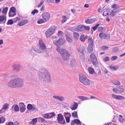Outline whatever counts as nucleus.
I'll return each mask as SVG.
<instances>
[{"label":"nucleus","instance_id":"nucleus-59","mask_svg":"<svg viewBox=\"0 0 125 125\" xmlns=\"http://www.w3.org/2000/svg\"><path fill=\"white\" fill-rule=\"evenodd\" d=\"M58 99L61 101H62L63 100V98L62 96L60 97L58 96Z\"/></svg>","mask_w":125,"mask_h":125},{"label":"nucleus","instance_id":"nucleus-29","mask_svg":"<svg viewBox=\"0 0 125 125\" xmlns=\"http://www.w3.org/2000/svg\"><path fill=\"white\" fill-rule=\"evenodd\" d=\"M49 118H50L54 116L55 115L54 112L49 113L48 114Z\"/></svg>","mask_w":125,"mask_h":125},{"label":"nucleus","instance_id":"nucleus-15","mask_svg":"<svg viewBox=\"0 0 125 125\" xmlns=\"http://www.w3.org/2000/svg\"><path fill=\"white\" fill-rule=\"evenodd\" d=\"M112 97L115 99H116L119 100H123L125 98L124 97L120 95H116L115 94H112Z\"/></svg>","mask_w":125,"mask_h":125},{"label":"nucleus","instance_id":"nucleus-38","mask_svg":"<svg viewBox=\"0 0 125 125\" xmlns=\"http://www.w3.org/2000/svg\"><path fill=\"white\" fill-rule=\"evenodd\" d=\"M32 107V105L30 104H29L27 106V109L29 110H31Z\"/></svg>","mask_w":125,"mask_h":125},{"label":"nucleus","instance_id":"nucleus-34","mask_svg":"<svg viewBox=\"0 0 125 125\" xmlns=\"http://www.w3.org/2000/svg\"><path fill=\"white\" fill-rule=\"evenodd\" d=\"M88 71L90 73L92 74L94 72V71L92 67H90L88 69Z\"/></svg>","mask_w":125,"mask_h":125},{"label":"nucleus","instance_id":"nucleus-30","mask_svg":"<svg viewBox=\"0 0 125 125\" xmlns=\"http://www.w3.org/2000/svg\"><path fill=\"white\" fill-rule=\"evenodd\" d=\"M9 105L8 104H5L3 106L1 110L2 111L3 109L6 110L9 109Z\"/></svg>","mask_w":125,"mask_h":125},{"label":"nucleus","instance_id":"nucleus-9","mask_svg":"<svg viewBox=\"0 0 125 125\" xmlns=\"http://www.w3.org/2000/svg\"><path fill=\"white\" fill-rule=\"evenodd\" d=\"M57 116V120L58 123L62 124H65L66 123L63 117L61 114H58Z\"/></svg>","mask_w":125,"mask_h":125},{"label":"nucleus","instance_id":"nucleus-37","mask_svg":"<svg viewBox=\"0 0 125 125\" xmlns=\"http://www.w3.org/2000/svg\"><path fill=\"white\" fill-rule=\"evenodd\" d=\"M64 115L65 117H67L70 118L71 116V114L69 113L64 112Z\"/></svg>","mask_w":125,"mask_h":125},{"label":"nucleus","instance_id":"nucleus-22","mask_svg":"<svg viewBox=\"0 0 125 125\" xmlns=\"http://www.w3.org/2000/svg\"><path fill=\"white\" fill-rule=\"evenodd\" d=\"M77 65V63L74 60H72L70 62V65L72 67L75 66Z\"/></svg>","mask_w":125,"mask_h":125},{"label":"nucleus","instance_id":"nucleus-44","mask_svg":"<svg viewBox=\"0 0 125 125\" xmlns=\"http://www.w3.org/2000/svg\"><path fill=\"white\" fill-rule=\"evenodd\" d=\"M11 11L12 12L14 13L16 12V10L14 7H11L10 9V11Z\"/></svg>","mask_w":125,"mask_h":125},{"label":"nucleus","instance_id":"nucleus-18","mask_svg":"<svg viewBox=\"0 0 125 125\" xmlns=\"http://www.w3.org/2000/svg\"><path fill=\"white\" fill-rule=\"evenodd\" d=\"M95 21L94 19H87L85 21V22L87 24H91L94 23Z\"/></svg>","mask_w":125,"mask_h":125},{"label":"nucleus","instance_id":"nucleus-28","mask_svg":"<svg viewBox=\"0 0 125 125\" xmlns=\"http://www.w3.org/2000/svg\"><path fill=\"white\" fill-rule=\"evenodd\" d=\"M104 11L103 12V15L105 16H106L107 15H109V13L108 12V9H105L104 10Z\"/></svg>","mask_w":125,"mask_h":125},{"label":"nucleus","instance_id":"nucleus-39","mask_svg":"<svg viewBox=\"0 0 125 125\" xmlns=\"http://www.w3.org/2000/svg\"><path fill=\"white\" fill-rule=\"evenodd\" d=\"M8 9V7H6L4 8L2 11V13L4 14H6Z\"/></svg>","mask_w":125,"mask_h":125},{"label":"nucleus","instance_id":"nucleus-45","mask_svg":"<svg viewBox=\"0 0 125 125\" xmlns=\"http://www.w3.org/2000/svg\"><path fill=\"white\" fill-rule=\"evenodd\" d=\"M99 25V24H97L94 27H92V28H93L94 31H95Z\"/></svg>","mask_w":125,"mask_h":125},{"label":"nucleus","instance_id":"nucleus-24","mask_svg":"<svg viewBox=\"0 0 125 125\" xmlns=\"http://www.w3.org/2000/svg\"><path fill=\"white\" fill-rule=\"evenodd\" d=\"M6 21V18L4 16H1L0 17V23H0V22H2L4 21V22H3V23H5Z\"/></svg>","mask_w":125,"mask_h":125},{"label":"nucleus","instance_id":"nucleus-58","mask_svg":"<svg viewBox=\"0 0 125 125\" xmlns=\"http://www.w3.org/2000/svg\"><path fill=\"white\" fill-rule=\"evenodd\" d=\"M44 2V0H42L41 1L40 3L38 5L37 7H38L39 8L41 7V6L42 5Z\"/></svg>","mask_w":125,"mask_h":125},{"label":"nucleus","instance_id":"nucleus-63","mask_svg":"<svg viewBox=\"0 0 125 125\" xmlns=\"http://www.w3.org/2000/svg\"><path fill=\"white\" fill-rule=\"evenodd\" d=\"M116 13L114 12H113V10L112 12L110 14L111 16L112 17H113L114 16L116 15Z\"/></svg>","mask_w":125,"mask_h":125},{"label":"nucleus","instance_id":"nucleus-8","mask_svg":"<svg viewBox=\"0 0 125 125\" xmlns=\"http://www.w3.org/2000/svg\"><path fill=\"white\" fill-rule=\"evenodd\" d=\"M88 41L89 44L88 47V51L90 53H91L93 50L94 42L92 39L89 37L88 39Z\"/></svg>","mask_w":125,"mask_h":125},{"label":"nucleus","instance_id":"nucleus-54","mask_svg":"<svg viewBox=\"0 0 125 125\" xmlns=\"http://www.w3.org/2000/svg\"><path fill=\"white\" fill-rule=\"evenodd\" d=\"M43 117L49 119L48 114H44L43 115Z\"/></svg>","mask_w":125,"mask_h":125},{"label":"nucleus","instance_id":"nucleus-61","mask_svg":"<svg viewBox=\"0 0 125 125\" xmlns=\"http://www.w3.org/2000/svg\"><path fill=\"white\" fill-rule=\"evenodd\" d=\"M113 91L115 93H119L118 91V88H114L113 90Z\"/></svg>","mask_w":125,"mask_h":125},{"label":"nucleus","instance_id":"nucleus-40","mask_svg":"<svg viewBox=\"0 0 125 125\" xmlns=\"http://www.w3.org/2000/svg\"><path fill=\"white\" fill-rule=\"evenodd\" d=\"M26 109L25 106L20 108V111L21 113H23L25 112Z\"/></svg>","mask_w":125,"mask_h":125},{"label":"nucleus","instance_id":"nucleus-27","mask_svg":"<svg viewBox=\"0 0 125 125\" xmlns=\"http://www.w3.org/2000/svg\"><path fill=\"white\" fill-rule=\"evenodd\" d=\"M72 116L74 118H78L77 112V111H74L72 113Z\"/></svg>","mask_w":125,"mask_h":125},{"label":"nucleus","instance_id":"nucleus-50","mask_svg":"<svg viewBox=\"0 0 125 125\" xmlns=\"http://www.w3.org/2000/svg\"><path fill=\"white\" fill-rule=\"evenodd\" d=\"M14 109L15 111L16 112L19 111V108L18 106L17 105L15 106Z\"/></svg>","mask_w":125,"mask_h":125},{"label":"nucleus","instance_id":"nucleus-60","mask_svg":"<svg viewBox=\"0 0 125 125\" xmlns=\"http://www.w3.org/2000/svg\"><path fill=\"white\" fill-rule=\"evenodd\" d=\"M78 97L80 99L83 100H84L85 99H87L86 98H85L83 96H79Z\"/></svg>","mask_w":125,"mask_h":125},{"label":"nucleus","instance_id":"nucleus-20","mask_svg":"<svg viewBox=\"0 0 125 125\" xmlns=\"http://www.w3.org/2000/svg\"><path fill=\"white\" fill-rule=\"evenodd\" d=\"M78 104L77 103L74 102L72 105V107H71V109L72 110H74L76 109L78 106Z\"/></svg>","mask_w":125,"mask_h":125},{"label":"nucleus","instance_id":"nucleus-52","mask_svg":"<svg viewBox=\"0 0 125 125\" xmlns=\"http://www.w3.org/2000/svg\"><path fill=\"white\" fill-rule=\"evenodd\" d=\"M85 56L84 54H83L82 55H81L80 56V58L82 60V61H83L85 59Z\"/></svg>","mask_w":125,"mask_h":125},{"label":"nucleus","instance_id":"nucleus-33","mask_svg":"<svg viewBox=\"0 0 125 125\" xmlns=\"http://www.w3.org/2000/svg\"><path fill=\"white\" fill-rule=\"evenodd\" d=\"M5 121V118L4 117H2L0 118V123H2Z\"/></svg>","mask_w":125,"mask_h":125},{"label":"nucleus","instance_id":"nucleus-46","mask_svg":"<svg viewBox=\"0 0 125 125\" xmlns=\"http://www.w3.org/2000/svg\"><path fill=\"white\" fill-rule=\"evenodd\" d=\"M83 28H84V31L85 30L89 31L90 29V28L88 26H83Z\"/></svg>","mask_w":125,"mask_h":125},{"label":"nucleus","instance_id":"nucleus-55","mask_svg":"<svg viewBox=\"0 0 125 125\" xmlns=\"http://www.w3.org/2000/svg\"><path fill=\"white\" fill-rule=\"evenodd\" d=\"M19 105L20 108L25 106L24 104L22 103H20Z\"/></svg>","mask_w":125,"mask_h":125},{"label":"nucleus","instance_id":"nucleus-14","mask_svg":"<svg viewBox=\"0 0 125 125\" xmlns=\"http://www.w3.org/2000/svg\"><path fill=\"white\" fill-rule=\"evenodd\" d=\"M12 67L14 68L13 69L14 71L16 70L17 72H18L20 70L21 66L19 64H14L13 66Z\"/></svg>","mask_w":125,"mask_h":125},{"label":"nucleus","instance_id":"nucleus-56","mask_svg":"<svg viewBox=\"0 0 125 125\" xmlns=\"http://www.w3.org/2000/svg\"><path fill=\"white\" fill-rule=\"evenodd\" d=\"M69 117H65L66 122L69 123L70 122V118Z\"/></svg>","mask_w":125,"mask_h":125},{"label":"nucleus","instance_id":"nucleus-17","mask_svg":"<svg viewBox=\"0 0 125 125\" xmlns=\"http://www.w3.org/2000/svg\"><path fill=\"white\" fill-rule=\"evenodd\" d=\"M76 30L77 31L79 32H83L84 31L83 26L79 25L77 26L76 28Z\"/></svg>","mask_w":125,"mask_h":125},{"label":"nucleus","instance_id":"nucleus-12","mask_svg":"<svg viewBox=\"0 0 125 125\" xmlns=\"http://www.w3.org/2000/svg\"><path fill=\"white\" fill-rule=\"evenodd\" d=\"M75 124L77 125H81V121L78 119H75L74 120L71 121V125H74Z\"/></svg>","mask_w":125,"mask_h":125},{"label":"nucleus","instance_id":"nucleus-53","mask_svg":"<svg viewBox=\"0 0 125 125\" xmlns=\"http://www.w3.org/2000/svg\"><path fill=\"white\" fill-rule=\"evenodd\" d=\"M31 110L32 111H38V108H36L34 106H32V107Z\"/></svg>","mask_w":125,"mask_h":125},{"label":"nucleus","instance_id":"nucleus-4","mask_svg":"<svg viewBox=\"0 0 125 125\" xmlns=\"http://www.w3.org/2000/svg\"><path fill=\"white\" fill-rule=\"evenodd\" d=\"M40 47L37 49L35 47H32L33 50L36 52L38 53H41L44 52L46 49V46L43 42L40 40L39 42Z\"/></svg>","mask_w":125,"mask_h":125},{"label":"nucleus","instance_id":"nucleus-2","mask_svg":"<svg viewBox=\"0 0 125 125\" xmlns=\"http://www.w3.org/2000/svg\"><path fill=\"white\" fill-rule=\"evenodd\" d=\"M41 73L40 77L41 80L43 83H49L50 82L51 77L48 71L45 69L43 68L40 70Z\"/></svg>","mask_w":125,"mask_h":125},{"label":"nucleus","instance_id":"nucleus-25","mask_svg":"<svg viewBox=\"0 0 125 125\" xmlns=\"http://www.w3.org/2000/svg\"><path fill=\"white\" fill-rule=\"evenodd\" d=\"M37 122V118H34L31 121L29 122V124H31L34 125Z\"/></svg>","mask_w":125,"mask_h":125},{"label":"nucleus","instance_id":"nucleus-42","mask_svg":"<svg viewBox=\"0 0 125 125\" xmlns=\"http://www.w3.org/2000/svg\"><path fill=\"white\" fill-rule=\"evenodd\" d=\"M120 10V9L119 8H116L113 10V12H119Z\"/></svg>","mask_w":125,"mask_h":125},{"label":"nucleus","instance_id":"nucleus-32","mask_svg":"<svg viewBox=\"0 0 125 125\" xmlns=\"http://www.w3.org/2000/svg\"><path fill=\"white\" fill-rule=\"evenodd\" d=\"M112 83L114 84L117 85H120V82L118 81H113Z\"/></svg>","mask_w":125,"mask_h":125},{"label":"nucleus","instance_id":"nucleus-43","mask_svg":"<svg viewBox=\"0 0 125 125\" xmlns=\"http://www.w3.org/2000/svg\"><path fill=\"white\" fill-rule=\"evenodd\" d=\"M109 67L112 70H114L115 71H116L118 69V68L115 67H113L112 66H109Z\"/></svg>","mask_w":125,"mask_h":125},{"label":"nucleus","instance_id":"nucleus-36","mask_svg":"<svg viewBox=\"0 0 125 125\" xmlns=\"http://www.w3.org/2000/svg\"><path fill=\"white\" fill-rule=\"evenodd\" d=\"M46 22L44 21V20L43 19H39L37 21V23L38 24H41L42 23Z\"/></svg>","mask_w":125,"mask_h":125},{"label":"nucleus","instance_id":"nucleus-26","mask_svg":"<svg viewBox=\"0 0 125 125\" xmlns=\"http://www.w3.org/2000/svg\"><path fill=\"white\" fill-rule=\"evenodd\" d=\"M110 37V35L109 34L105 33L103 35V37L104 39H109Z\"/></svg>","mask_w":125,"mask_h":125},{"label":"nucleus","instance_id":"nucleus-49","mask_svg":"<svg viewBox=\"0 0 125 125\" xmlns=\"http://www.w3.org/2000/svg\"><path fill=\"white\" fill-rule=\"evenodd\" d=\"M109 57L108 56H106L104 58L103 60L104 62H106L109 60Z\"/></svg>","mask_w":125,"mask_h":125},{"label":"nucleus","instance_id":"nucleus-41","mask_svg":"<svg viewBox=\"0 0 125 125\" xmlns=\"http://www.w3.org/2000/svg\"><path fill=\"white\" fill-rule=\"evenodd\" d=\"M80 40L82 42H84L85 40V36L83 35L81 36L80 38Z\"/></svg>","mask_w":125,"mask_h":125},{"label":"nucleus","instance_id":"nucleus-64","mask_svg":"<svg viewBox=\"0 0 125 125\" xmlns=\"http://www.w3.org/2000/svg\"><path fill=\"white\" fill-rule=\"evenodd\" d=\"M47 2L50 3H53L54 0H46Z\"/></svg>","mask_w":125,"mask_h":125},{"label":"nucleus","instance_id":"nucleus-23","mask_svg":"<svg viewBox=\"0 0 125 125\" xmlns=\"http://www.w3.org/2000/svg\"><path fill=\"white\" fill-rule=\"evenodd\" d=\"M84 50V48L83 46H81L79 49L78 50V52L82 53H83Z\"/></svg>","mask_w":125,"mask_h":125},{"label":"nucleus","instance_id":"nucleus-13","mask_svg":"<svg viewBox=\"0 0 125 125\" xmlns=\"http://www.w3.org/2000/svg\"><path fill=\"white\" fill-rule=\"evenodd\" d=\"M36 67V63H32L31 65L30 68L31 70L34 73H36L37 71V70L35 69Z\"/></svg>","mask_w":125,"mask_h":125},{"label":"nucleus","instance_id":"nucleus-62","mask_svg":"<svg viewBox=\"0 0 125 125\" xmlns=\"http://www.w3.org/2000/svg\"><path fill=\"white\" fill-rule=\"evenodd\" d=\"M104 34L103 33H101L99 34V37L100 39H102L103 38Z\"/></svg>","mask_w":125,"mask_h":125},{"label":"nucleus","instance_id":"nucleus-48","mask_svg":"<svg viewBox=\"0 0 125 125\" xmlns=\"http://www.w3.org/2000/svg\"><path fill=\"white\" fill-rule=\"evenodd\" d=\"M38 12V10L36 9H34L31 12V14H32L33 15H34L35 13H37Z\"/></svg>","mask_w":125,"mask_h":125},{"label":"nucleus","instance_id":"nucleus-21","mask_svg":"<svg viewBox=\"0 0 125 125\" xmlns=\"http://www.w3.org/2000/svg\"><path fill=\"white\" fill-rule=\"evenodd\" d=\"M73 38L74 40H77L79 38V35L76 32H74L73 33Z\"/></svg>","mask_w":125,"mask_h":125},{"label":"nucleus","instance_id":"nucleus-47","mask_svg":"<svg viewBox=\"0 0 125 125\" xmlns=\"http://www.w3.org/2000/svg\"><path fill=\"white\" fill-rule=\"evenodd\" d=\"M108 49V47L106 46H103L101 47V49L104 51L107 50Z\"/></svg>","mask_w":125,"mask_h":125},{"label":"nucleus","instance_id":"nucleus-16","mask_svg":"<svg viewBox=\"0 0 125 125\" xmlns=\"http://www.w3.org/2000/svg\"><path fill=\"white\" fill-rule=\"evenodd\" d=\"M29 22V21L28 20H25L21 21L20 23H19L18 24V25L20 26H22L24 25Z\"/></svg>","mask_w":125,"mask_h":125},{"label":"nucleus","instance_id":"nucleus-1","mask_svg":"<svg viewBox=\"0 0 125 125\" xmlns=\"http://www.w3.org/2000/svg\"><path fill=\"white\" fill-rule=\"evenodd\" d=\"M23 80L20 78H16L12 79L7 83L8 86L11 88H21L23 86Z\"/></svg>","mask_w":125,"mask_h":125},{"label":"nucleus","instance_id":"nucleus-31","mask_svg":"<svg viewBox=\"0 0 125 125\" xmlns=\"http://www.w3.org/2000/svg\"><path fill=\"white\" fill-rule=\"evenodd\" d=\"M117 88L118 91L119 93H122L124 91V89L123 88H121L119 87H118Z\"/></svg>","mask_w":125,"mask_h":125},{"label":"nucleus","instance_id":"nucleus-5","mask_svg":"<svg viewBox=\"0 0 125 125\" xmlns=\"http://www.w3.org/2000/svg\"><path fill=\"white\" fill-rule=\"evenodd\" d=\"M79 80L80 82L86 85H88L90 84L89 81L86 76L82 74H79Z\"/></svg>","mask_w":125,"mask_h":125},{"label":"nucleus","instance_id":"nucleus-19","mask_svg":"<svg viewBox=\"0 0 125 125\" xmlns=\"http://www.w3.org/2000/svg\"><path fill=\"white\" fill-rule=\"evenodd\" d=\"M66 39L67 42H69L72 43L73 42V39L70 38L69 35H68L67 34L65 35Z\"/></svg>","mask_w":125,"mask_h":125},{"label":"nucleus","instance_id":"nucleus-6","mask_svg":"<svg viewBox=\"0 0 125 125\" xmlns=\"http://www.w3.org/2000/svg\"><path fill=\"white\" fill-rule=\"evenodd\" d=\"M56 28V27L54 26H51L48 29L45 33V34L47 38L50 37L54 33Z\"/></svg>","mask_w":125,"mask_h":125},{"label":"nucleus","instance_id":"nucleus-51","mask_svg":"<svg viewBox=\"0 0 125 125\" xmlns=\"http://www.w3.org/2000/svg\"><path fill=\"white\" fill-rule=\"evenodd\" d=\"M103 31V28L101 27H99L98 28V31L100 32H102Z\"/></svg>","mask_w":125,"mask_h":125},{"label":"nucleus","instance_id":"nucleus-3","mask_svg":"<svg viewBox=\"0 0 125 125\" xmlns=\"http://www.w3.org/2000/svg\"><path fill=\"white\" fill-rule=\"evenodd\" d=\"M56 50L60 54L63 60L67 61L69 60L71 55L67 51L63 48L59 49L58 47L56 48Z\"/></svg>","mask_w":125,"mask_h":125},{"label":"nucleus","instance_id":"nucleus-11","mask_svg":"<svg viewBox=\"0 0 125 125\" xmlns=\"http://www.w3.org/2000/svg\"><path fill=\"white\" fill-rule=\"evenodd\" d=\"M43 19L46 22L47 21L50 17V14L47 12L43 13L42 14Z\"/></svg>","mask_w":125,"mask_h":125},{"label":"nucleus","instance_id":"nucleus-57","mask_svg":"<svg viewBox=\"0 0 125 125\" xmlns=\"http://www.w3.org/2000/svg\"><path fill=\"white\" fill-rule=\"evenodd\" d=\"M117 58V57L116 56H113L111 58L112 61H114Z\"/></svg>","mask_w":125,"mask_h":125},{"label":"nucleus","instance_id":"nucleus-35","mask_svg":"<svg viewBox=\"0 0 125 125\" xmlns=\"http://www.w3.org/2000/svg\"><path fill=\"white\" fill-rule=\"evenodd\" d=\"M14 23L13 21L12 20V19H10L9 20L7 23V24L8 25H11L13 24Z\"/></svg>","mask_w":125,"mask_h":125},{"label":"nucleus","instance_id":"nucleus-10","mask_svg":"<svg viewBox=\"0 0 125 125\" xmlns=\"http://www.w3.org/2000/svg\"><path fill=\"white\" fill-rule=\"evenodd\" d=\"M66 42L65 40L62 38H59L57 41L55 40L53 41L54 44L57 46H60Z\"/></svg>","mask_w":125,"mask_h":125},{"label":"nucleus","instance_id":"nucleus-7","mask_svg":"<svg viewBox=\"0 0 125 125\" xmlns=\"http://www.w3.org/2000/svg\"><path fill=\"white\" fill-rule=\"evenodd\" d=\"M90 58L93 65L95 67H98V62L95 55L94 53H92L90 55Z\"/></svg>","mask_w":125,"mask_h":125}]
</instances>
